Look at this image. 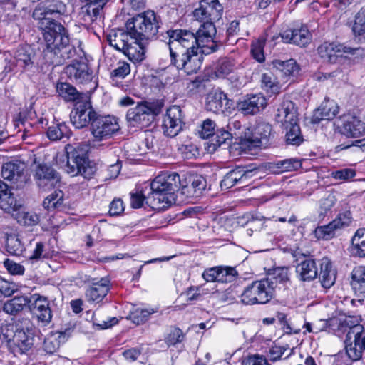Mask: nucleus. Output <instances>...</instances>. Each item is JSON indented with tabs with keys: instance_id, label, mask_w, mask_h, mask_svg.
Returning <instances> with one entry per match:
<instances>
[{
	"instance_id": "f257e3e1",
	"label": "nucleus",
	"mask_w": 365,
	"mask_h": 365,
	"mask_svg": "<svg viewBox=\"0 0 365 365\" xmlns=\"http://www.w3.org/2000/svg\"><path fill=\"white\" fill-rule=\"evenodd\" d=\"M66 11V6L61 1L46 0L36 6L32 14L34 19L40 20L44 30L43 58L48 63L55 66L63 64L76 54L75 46L70 43L68 30L61 23L51 19V16L63 15Z\"/></svg>"
},
{
	"instance_id": "f03ea898",
	"label": "nucleus",
	"mask_w": 365,
	"mask_h": 365,
	"mask_svg": "<svg viewBox=\"0 0 365 365\" xmlns=\"http://www.w3.org/2000/svg\"><path fill=\"white\" fill-rule=\"evenodd\" d=\"M166 34L171 64L188 75L196 73L201 67L199 52L207 55L218 49L216 42L207 43L204 38H198L190 30L170 29L166 31Z\"/></svg>"
},
{
	"instance_id": "7ed1b4c3",
	"label": "nucleus",
	"mask_w": 365,
	"mask_h": 365,
	"mask_svg": "<svg viewBox=\"0 0 365 365\" xmlns=\"http://www.w3.org/2000/svg\"><path fill=\"white\" fill-rule=\"evenodd\" d=\"M181 185L177 173L157 176L150 183L151 192L147 197V204L155 210H164L176 203Z\"/></svg>"
},
{
	"instance_id": "20e7f679",
	"label": "nucleus",
	"mask_w": 365,
	"mask_h": 365,
	"mask_svg": "<svg viewBox=\"0 0 365 365\" xmlns=\"http://www.w3.org/2000/svg\"><path fill=\"white\" fill-rule=\"evenodd\" d=\"M223 6L218 0H201L199 7L193 11L194 17L203 24L195 33L198 38H204L207 43L216 42L214 37L216 34L215 21L220 20L222 16Z\"/></svg>"
},
{
	"instance_id": "39448f33",
	"label": "nucleus",
	"mask_w": 365,
	"mask_h": 365,
	"mask_svg": "<svg viewBox=\"0 0 365 365\" xmlns=\"http://www.w3.org/2000/svg\"><path fill=\"white\" fill-rule=\"evenodd\" d=\"M160 21V16L154 11H147L128 19L125 27L132 39L149 43L156 38Z\"/></svg>"
},
{
	"instance_id": "423d86ee",
	"label": "nucleus",
	"mask_w": 365,
	"mask_h": 365,
	"mask_svg": "<svg viewBox=\"0 0 365 365\" xmlns=\"http://www.w3.org/2000/svg\"><path fill=\"white\" fill-rule=\"evenodd\" d=\"M297 115V108L294 103L289 100L280 104L275 115L276 121L282 123L286 130L287 143L293 145H299L303 141Z\"/></svg>"
},
{
	"instance_id": "0eeeda50",
	"label": "nucleus",
	"mask_w": 365,
	"mask_h": 365,
	"mask_svg": "<svg viewBox=\"0 0 365 365\" xmlns=\"http://www.w3.org/2000/svg\"><path fill=\"white\" fill-rule=\"evenodd\" d=\"M11 328L2 330L4 338L13 347L14 354H23L30 350L34 344L32 323L28 319H23Z\"/></svg>"
},
{
	"instance_id": "6e6552de",
	"label": "nucleus",
	"mask_w": 365,
	"mask_h": 365,
	"mask_svg": "<svg viewBox=\"0 0 365 365\" xmlns=\"http://www.w3.org/2000/svg\"><path fill=\"white\" fill-rule=\"evenodd\" d=\"M67 163L66 171L72 176L81 175L90 179L95 173V168L89 165L87 145L83 143L66 146Z\"/></svg>"
},
{
	"instance_id": "1a4fd4ad",
	"label": "nucleus",
	"mask_w": 365,
	"mask_h": 365,
	"mask_svg": "<svg viewBox=\"0 0 365 365\" xmlns=\"http://www.w3.org/2000/svg\"><path fill=\"white\" fill-rule=\"evenodd\" d=\"M272 135V125L266 122H259L254 129L246 128L240 137V148L250 152L256 148H265Z\"/></svg>"
},
{
	"instance_id": "9d476101",
	"label": "nucleus",
	"mask_w": 365,
	"mask_h": 365,
	"mask_svg": "<svg viewBox=\"0 0 365 365\" xmlns=\"http://www.w3.org/2000/svg\"><path fill=\"white\" fill-rule=\"evenodd\" d=\"M274 286L271 279L255 281L247 286L241 294V302L245 304H266L274 297Z\"/></svg>"
},
{
	"instance_id": "9b49d317",
	"label": "nucleus",
	"mask_w": 365,
	"mask_h": 365,
	"mask_svg": "<svg viewBox=\"0 0 365 365\" xmlns=\"http://www.w3.org/2000/svg\"><path fill=\"white\" fill-rule=\"evenodd\" d=\"M163 106V103L159 101L140 103L135 108L128 110L127 121L132 126H145L148 124L150 116L158 115L161 112Z\"/></svg>"
},
{
	"instance_id": "f8f14e48",
	"label": "nucleus",
	"mask_w": 365,
	"mask_h": 365,
	"mask_svg": "<svg viewBox=\"0 0 365 365\" xmlns=\"http://www.w3.org/2000/svg\"><path fill=\"white\" fill-rule=\"evenodd\" d=\"M119 130L117 118L110 115H96L91 127V133L96 141L108 139Z\"/></svg>"
},
{
	"instance_id": "ddd939ff",
	"label": "nucleus",
	"mask_w": 365,
	"mask_h": 365,
	"mask_svg": "<svg viewBox=\"0 0 365 365\" xmlns=\"http://www.w3.org/2000/svg\"><path fill=\"white\" fill-rule=\"evenodd\" d=\"M363 51L360 48H352L342 44L324 42L317 48V53L319 57L326 62L334 63L339 58L343 56L344 53L352 55H361Z\"/></svg>"
},
{
	"instance_id": "4468645a",
	"label": "nucleus",
	"mask_w": 365,
	"mask_h": 365,
	"mask_svg": "<svg viewBox=\"0 0 365 365\" xmlns=\"http://www.w3.org/2000/svg\"><path fill=\"white\" fill-rule=\"evenodd\" d=\"M34 172V178L37 185L44 190L55 187L60 182L59 173L46 163L36 165Z\"/></svg>"
},
{
	"instance_id": "2eb2a0df",
	"label": "nucleus",
	"mask_w": 365,
	"mask_h": 365,
	"mask_svg": "<svg viewBox=\"0 0 365 365\" xmlns=\"http://www.w3.org/2000/svg\"><path fill=\"white\" fill-rule=\"evenodd\" d=\"M26 165L20 161H9L3 164L1 176L4 180L16 185L17 189L23 187L27 181L25 175Z\"/></svg>"
},
{
	"instance_id": "dca6fc26",
	"label": "nucleus",
	"mask_w": 365,
	"mask_h": 365,
	"mask_svg": "<svg viewBox=\"0 0 365 365\" xmlns=\"http://www.w3.org/2000/svg\"><path fill=\"white\" fill-rule=\"evenodd\" d=\"M255 170L246 169L244 167H236L229 171L220 182L222 190H228L236 185L242 187L246 186L250 182L254 176Z\"/></svg>"
},
{
	"instance_id": "f3484780",
	"label": "nucleus",
	"mask_w": 365,
	"mask_h": 365,
	"mask_svg": "<svg viewBox=\"0 0 365 365\" xmlns=\"http://www.w3.org/2000/svg\"><path fill=\"white\" fill-rule=\"evenodd\" d=\"M97 114L88 102L77 104L70 114L71 121L76 128H83L92 124Z\"/></svg>"
},
{
	"instance_id": "a211bd4d",
	"label": "nucleus",
	"mask_w": 365,
	"mask_h": 365,
	"mask_svg": "<svg viewBox=\"0 0 365 365\" xmlns=\"http://www.w3.org/2000/svg\"><path fill=\"white\" fill-rule=\"evenodd\" d=\"M233 106L234 101L229 99L227 94L220 90H215L207 96V110L213 113L230 114Z\"/></svg>"
},
{
	"instance_id": "6ab92c4d",
	"label": "nucleus",
	"mask_w": 365,
	"mask_h": 365,
	"mask_svg": "<svg viewBox=\"0 0 365 365\" xmlns=\"http://www.w3.org/2000/svg\"><path fill=\"white\" fill-rule=\"evenodd\" d=\"M182 110L178 106H173L167 110L163 119V131L169 137H175L182 130Z\"/></svg>"
},
{
	"instance_id": "aec40b11",
	"label": "nucleus",
	"mask_w": 365,
	"mask_h": 365,
	"mask_svg": "<svg viewBox=\"0 0 365 365\" xmlns=\"http://www.w3.org/2000/svg\"><path fill=\"white\" fill-rule=\"evenodd\" d=\"M281 37L284 43H292L301 48L307 47L312 38L307 26L287 29L282 33Z\"/></svg>"
},
{
	"instance_id": "412c9836",
	"label": "nucleus",
	"mask_w": 365,
	"mask_h": 365,
	"mask_svg": "<svg viewBox=\"0 0 365 365\" xmlns=\"http://www.w3.org/2000/svg\"><path fill=\"white\" fill-rule=\"evenodd\" d=\"M237 275L238 272L234 267L221 266L207 269L202 273L203 279L210 282H231L237 278Z\"/></svg>"
},
{
	"instance_id": "4be33fe9",
	"label": "nucleus",
	"mask_w": 365,
	"mask_h": 365,
	"mask_svg": "<svg viewBox=\"0 0 365 365\" xmlns=\"http://www.w3.org/2000/svg\"><path fill=\"white\" fill-rule=\"evenodd\" d=\"M91 283L86 291V299L89 302L99 303L110 290V280L106 277L88 279Z\"/></svg>"
},
{
	"instance_id": "5701e85b",
	"label": "nucleus",
	"mask_w": 365,
	"mask_h": 365,
	"mask_svg": "<svg viewBox=\"0 0 365 365\" xmlns=\"http://www.w3.org/2000/svg\"><path fill=\"white\" fill-rule=\"evenodd\" d=\"M207 186V181L202 175H191L187 180V183L180 189L179 196L186 198L200 197Z\"/></svg>"
},
{
	"instance_id": "b1692460",
	"label": "nucleus",
	"mask_w": 365,
	"mask_h": 365,
	"mask_svg": "<svg viewBox=\"0 0 365 365\" xmlns=\"http://www.w3.org/2000/svg\"><path fill=\"white\" fill-rule=\"evenodd\" d=\"M67 76L77 83H85L92 79V71L85 61H76L66 67Z\"/></svg>"
},
{
	"instance_id": "393cba45",
	"label": "nucleus",
	"mask_w": 365,
	"mask_h": 365,
	"mask_svg": "<svg viewBox=\"0 0 365 365\" xmlns=\"http://www.w3.org/2000/svg\"><path fill=\"white\" fill-rule=\"evenodd\" d=\"M34 302L29 305L30 310L43 324H48L52 318L49 302L46 297L40 295L32 296Z\"/></svg>"
},
{
	"instance_id": "a878e982",
	"label": "nucleus",
	"mask_w": 365,
	"mask_h": 365,
	"mask_svg": "<svg viewBox=\"0 0 365 365\" xmlns=\"http://www.w3.org/2000/svg\"><path fill=\"white\" fill-rule=\"evenodd\" d=\"M73 331V329L72 327H68L64 330L51 332L44 339V351L49 354L55 353L58 350L61 344L67 341L71 336Z\"/></svg>"
},
{
	"instance_id": "bb28decb",
	"label": "nucleus",
	"mask_w": 365,
	"mask_h": 365,
	"mask_svg": "<svg viewBox=\"0 0 365 365\" xmlns=\"http://www.w3.org/2000/svg\"><path fill=\"white\" fill-rule=\"evenodd\" d=\"M14 58L16 66L21 71L31 70L36 62V53L29 46L19 47Z\"/></svg>"
},
{
	"instance_id": "cd10ccee",
	"label": "nucleus",
	"mask_w": 365,
	"mask_h": 365,
	"mask_svg": "<svg viewBox=\"0 0 365 365\" xmlns=\"http://www.w3.org/2000/svg\"><path fill=\"white\" fill-rule=\"evenodd\" d=\"M340 133L348 138H358L365 133V123L352 115L344 117Z\"/></svg>"
},
{
	"instance_id": "c85d7f7f",
	"label": "nucleus",
	"mask_w": 365,
	"mask_h": 365,
	"mask_svg": "<svg viewBox=\"0 0 365 365\" xmlns=\"http://www.w3.org/2000/svg\"><path fill=\"white\" fill-rule=\"evenodd\" d=\"M297 277L302 282H311L318 276V269L314 259L307 258L296 266Z\"/></svg>"
},
{
	"instance_id": "c756f323",
	"label": "nucleus",
	"mask_w": 365,
	"mask_h": 365,
	"mask_svg": "<svg viewBox=\"0 0 365 365\" xmlns=\"http://www.w3.org/2000/svg\"><path fill=\"white\" fill-rule=\"evenodd\" d=\"M267 105L266 98L262 95H253L247 97L240 103V109L245 115H255L264 108Z\"/></svg>"
},
{
	"instance_id": "7c9ffc66",
	"label": "nucleus",
	"mask_w": 365,
	"mask_h": 365,
	"mask_svg": "<svg viewBox=\"0 0 365 365\" xmlns=\"http://www.w3.org/2000/svg\"><path fill=\"white\" fill-rule=\"evenodd\" d=\"M104 6L88 1L81 9L79 13L81 19L87 24H91L97 21H100L103 15V9Z\"/></svg>"
},
{
	"instance_id": "2f4dec72",
	"label": "nucleus",
	"mask_w": 365,
	"mask_h": 365,
	"mask_svg": "<svg viewBox=\"0 0 365 365\" xmlns=\"http://www.w3.org/2000/svg\"><path fill=\"white\" fill-rule=\"evenodd\" d=\"M16 206L11 209V212L17 222L25 226H34L39 222V217L33 212H26L21 208V203L16 200Z\"/></svg>"
},
{
	"instance_id": "473e14b6",
	"label": "nucleus",
	"mask_w": 365,
	"mask_h": 365,
	"mask_svg": "<svg viewBox=\"0 0 365 365\" xmlns=\"http://www.w3.org/2000/svg\"><path fill=\"white\" fill-rule=\"evenodd\" d=\"M351 284L355 294L363 300L365 298V267H355L351 272Z\"/></svg>"
},
{
	"instance_id": "72a5a7b5",
	"label": "nucleus",
	"mask_w": 365,
	"mask_h": 365,
	"mask_svg": "<svg viewBox=\"0 0 365 365\" xmlns=\"http://www.w3.org/2000/svg\"><path fill=\"white\" fill-rule=\"evenodd\" d=\"M339 108L334 101H327L314 110L312 122L319 123L321 120H330L333 119L338 113Z\"/></svg>"
},
{
	"instance_id": "f704fd0d",
	"label": "nucleus",
	"mask_w": 365,
	"mask_h": 365,
	"mask_svg": "<svg viewBox=\"0 0 365 365\" xmlns=\"http://www.w3.org/2000/svg\"><path fill=\"white\" fill-rule=\"evenodd\" d=\"M148 42L136 41L128 43L123 53L133 63H140L145 59V46Z\"/></svg>"
},
{
	"instance_id": "c9c22d12",
	"label": "nucleus",
	"mask_w": 365,
	"mask_h": 365,
	"mask_svg": "<svg viewBox=\"0 0 365 365\" xmlns=\"http://www.w3.org/2000/svg\"><path fill=\"white\" fill-rule=\"evenodd\" d=\"M321 270L319 274L323 287L330 288L335 283L336 272L333 269L331 262L327 258H323L320 264Z\"/></svg>"
},
{
	"instance_id": "e433bc0d",
	"label": "nucleus",
	"mask_w": 365,
	"mask_h": 365,
	"mask_svg": "<svg viewBox=\"0 0 365 365\" xmlns=\"http://www.w3.org/2000/svg\"><path fill=\"white\" fill-rule=\"evenodd\" d=\"M32 297L16 296L13 299L7 300L3 306V310L11 315H15L22 311L26 306L31 305Z\"/></svg>"
},
{
	"instance_id": "4c0bfd02",
	"label": "nucleus",
	"mask_w": 365,
	"mask_h": 365,
	"mask_svg": "<svg viewBox=\"0 0 365 365\" xmlns=\"http://www.w3.org/2000/svg\"><path fill=\"white\" fill-rule=\"evenodd\" d=\"M130 38H131L128 31H125L123 29L113 31L107 36L109 44L117 51L122 52H123L128 44Z\"/></svg>"
},
{
	"instance_id": "58836bf2",
	"label": "nucleus",
	"mask_w": 365,
	"mask_h": 365,
	"mask_svg": "<svg viewBox=\"0 0 365 365\" xmlns=\"http://www.w3.org/2000/svg\"><path fill=\"white\" fill-rule=\"evenodd\" d=\"M16 199L9 189V186L0 180V207L6 212H9L16 205Z\"/></svg>"
},
{
	"instance_id": "ea45409f",
	"label": "nucleus",
	"mask_w": 365,
	"mask_h": 365,
	"mask_svg": "<svg viewBox=\"0 0 365 365\" xmlns=\"http://www.w3.org/2000/svg\"><path fill=\"white\" fill-rule=\"evenodd\" d=\"M272 65L285 76H295L299 70L296 61L292 58L287 61L274 60Z\"/></svg>"
},
{
	"instance_id": "a19ab883",
	"label": "nucleus",
	"mask_w": 365,
	"mask_h": 365,
	"mask_svg": "<svg viewBox=\"0 0 365 365\" xmlns=\"http://www.w3.org/2000/svg\"><path fill=\"white\" fill-rule=\"evenodd\" d=\"M351 253L359 257H365V228L358 229L352 237Z\"/></svg>"
},
{
	"instance_id": "79ce46f5",
	"label": "nucleus",
	"mask_w": 365,
	"mask_h": 365,
	"mask_svg": "<svg viewBox=\"0 0 365 365\" xmlns=\"http://www.w3.org/2000/svg\"><path fill=\"white\" fill-rule=\"evenodd\" d=\"M237 66L232 58L227 57L220 58L215 68V74L218 78H224L234 71L237 68Z\"/></svg>"
},
{
	"instance_id": "37998d69",
	"label": "nucleus",
	"mask_w": 365,
	"mask_h": 365,
	"mask_svg": "<svg viewBox=\"0 0 365 365\" xmlns=\"http://www.w3.org/2000/svg\"><path fill=\"white\" fill-rule=\"evenodd\" d=\"M46 134L51 140H59L63 138H68L70 130L65 123H60L49 126Z\"/></svg>"
},
{
	"instance_id": "c03bdc74",
	"label": "nucleus",
	"mask_w": 365,
	"mask_h": 365,
	"mask_svg": "<svg viewBox=\"0 0 365 365\" xmlns=\"http://www.w3.org/2000/svg\"><path fill=\"white\" fill-rule=\"evenodd\" d=\"M56 91L66 101H74L80 96V93L76 88L68 83H58Z\"/></svg>"
},
{
	"instance_id": "a18cd8bd",
	"label": "nucleus",
	"mask_w": 365,
	"mask_h": 365,
	"mask_svg": "<svg viewBox=\"0 0 365 365\" xmlns=\"http://www.w3.org/2000/svg\"><path fill=\"white\" fill-rule=\"evenodd\" d=\"M63 192L60 190H56L53 193L46 197L43 206L48 210L61 207L63 203Z\"/></svg>"
},
{
	"instance_id": "49530a36",
	"label": "nucleus",
	"mask_w": 365,
	"mask_h": 365,
	"mask_svg": "<svg viewBox=\"0 0 365 365\" xmlns=\"http://www.w3.org/2000/svg\"><path fill=\"white\" fill-rule=\"evenodd\" d=\"M262 87L272 94L280 91V85L272 73H263L261 78Z\"/></svg>"
},
{
	"instance_id": "de8ad7c7",
	"label": "nucleus",
	"mask_w": 365,
	"mask_h": 365,
	"mask_svg": "<svg viewBox=\"0 0 365 365\" xmlns=\"http://www.w3.org/2000/svg\"><path fill=\"white\" fill-rule=\"evenodd\" d=\"M6 248L9 254L16 256L22 255L24 251V244L21 242L19 237L15 235L8 236L6 242Z\"/></svg>"
},
{
	"instance_id": "09e8293b",
	"label": "nucleus",
	"mask_w": 365,
	"mask_h": 365,
	"mask_svg": "<svg viewBox=\"0 0 365 365\" xmlns=\"http://www.w3.org/2000/svg\"><path fill=\"white\" fill-rule=\"evenodd\" d=\"M332 222L327 225L319 226L314 230L315 236L319 240H329L334 237L337 228Z\"/></svg>"
},
{
	"instance_id": "8fccbe9b",
	"label": "nucleus",
	"mask_w": 365,
	"mask_h": 365,
	"mask_svg": "<svg viewBox=\"0 0 365 365\" xmlns=\"http://www.w3.org/2000/svg\"><path fill=\"white\" fill-rule=\"evenodd\" d=\"M352 30L355 36L365 38V6L356 15Z\"/></svg>"
},
{
	"instance_id": "3c124183",
	"label": "nucleus",
	"mask_w": 365,
	"mask_h": 365,
	"mask_svg": "<svg viewBox=\"0 0 365 365\" xmlns=\"http://www.w3.org/2000/svg\"><path fill=\"white\" fill-rule=\"evenodd\" d=\"M364 334V327L359 324H354L349 327L347 330L345 343H354L359 341Z\"/></svg>"
},
{
	"instance_id": "603ef678",
	"label": "nucleus",
	"mask_w": 365,
	"mask_h": 365,
	"mask_svg": "<svg viewBox=\"0 0 365 365\" xmlns=\"http://www.w3.org/2000/svg\"><path fill=\"white\" fill-rule=\"evenodd\" d=\"M212 144L214 146H220L222 144H225L227 141H230L232 140V134L227 130H225L224 128H217L216 132L212 137Z\"/></svg>"
},
{
	"instance_id": "864d4df0",
	"label": "nucleus",
	"mask_w": 365,
	"mask_h": 365,
	"mask_svg": "<svg viewBox=\"0 0 365 365\" xmlns=\"http://www.w3.org/2000/svg\"><path fill=\"white\" fill-rule=\"evenodd\" d=\"M360 341L346 344V352L352 361L359 360L362 357L363 349L360 346Z\"/></svg>"
},
{
	"instance_id": "5fc2aeb1",
	"label": "nucleus",
	"mask_w": 365,
	"mask_h": 365,
	"mask_svg": "<svg viewBox=\"0 0 365 365\" xmlns=\"http://www.w3.org/2000/svg\"><path fill=\"white\" fill-rule=\"evenodd\" d=\"M301 166V162L293 158L281 160L277 163V167L279 170V172L281 173L297 170Z\"/></svg>"
},
{
	"instance_id": "6e6d98bb",
	"label": "nucleus",
	"mask_w": 365,
	"mask_h": 365,
	"mask_svg": "<svg viewBox=\"0 0 365 365\" xmlns=\"http://www.w3.org/2000/svg\"><path fill=\"white\" fill-rule=\"evenodd\" d=\"M216 128L217 127L212 120L206 119L202 124L201 130L199 132V135L202 138L213 137L216 132Z\"/></svg>"
},
{
	"instance_id": "4d7b16f0",
	"label": "nucleus",
	"mask_w": 365,
	"mask_h": 365,
	"mask_svg": "<svg viewBox=\"0 0 365 365\" xmlns=\"http://www.w3.org/2000/svg\"><path fill=\"white\" fill-rule=\"evenodd\" d=\"M184 339V335L181 329L174 327L170 329L169 334L165 339V343L168 346L175 345L180 343Z\"/></svg>"
},
{
	"instance_id": "13d9d810",
	"label": "nucleus",
	"mask_w": 365,
	"mask_h": 365,
	"mask_svg": "<svg viewBox=\"0 0 365 365\" xmlns=\"http://www.w3.org/2000/svg\"><path fill=\"white\" fill-rule=\"evenodd\" d=\"M272 278L277 282L286 283L289 281V268L287 267H278L273 269Z\"/></svg>"
},
{
	"instance_id": "bf43d9fd",
	"label": "nucleus",
	"mask_w": 365,
	"mask_h": 365,
	"mask_svg": "<svg viewBox=\"0 0 365 365\" xmlns=\"http://www.w3.org/2000/svg\"><path fill=\"white\" fill-rule=\"evenodd\" d=\"M154 312V310L136 309L131 314L130 317L134 323L137 324H143L148 320L149 317Z\"/></svg>"
},
{
	"instance_id": "052dcab7",
	"label": "nucleus",
	"mask_w": 365,
	"mask_h": 365,
	"mask_svg": "<svg viewBox=\"0 0 365 365\" xmlns=\"http://www.w3.org/2000/svg\"><path fill=\"white\" fill-rule=\"evenodd\" d=\"M334 225H336L337 230L342 229L349 225L351 222V215L349 211H345L339 213L338 216L331 221Z\"/></svg>"
},
{
	"instance_id": "680f3d73",
	"label": "nucleus",
	"mask_w": 365,
	"mask_h": 365,
	"mask_svg": "<svg viewBox=\"0 0 365 365\" xmlns=\"http://www.w3.org/2000/svg\"><path fill=\"white\" fill-rule=\"evenodd\" d=\"M130 72L129 63L120 62L118 67L111 72V76L124 78Z\"/></svg>"
},
{
	"instance_id": "e2e57ef3",
	"label": "nucleus",
	"mask_w": 365,
	"mask_h": 365,
	"mask_svg": "<svg viewBox=\"0 0 365 365\" xmlns=\"http://www.w3.org/2000/svg\"><path fill=\"white\" fill-rule=\"evenodd\" d=\"M242 365H269L267 359L259 354H254L245 358L242 363Z\"/></svg>"
},
{
	"instance_id": "0e129e2a",
	"label": "nucleus",
	"mask_w": 365,
	"mask_h": 365,
	"mask_svg": "<svg viewBox=\"0 0 365 365\" xmlns=\"http://www.w3.org/2000/svg\"><path fill=\"white\" fill-rule=\"evenodd\" d=\"M16 285L0 277V292L5 297L11 296L16 291Z\"/></svg>"
},
{
	"instance_id": "69168bd1",
	"label": "nucleus",
	"mask_w": 365,
	"mask_h": 365,
	"mask_svg": "<svg viewBox=\"0 0 365 365\" xmlns=\"http://www.w3.org/2000/svg\"><path fill=\"white\" fill-rule=\"evenodd\" d=\"M351 146L358 147L361 150H365V138L362 139L351 140L346 143L339 144L336 147V151L339 152L344 149L351 148Z\"/></svg>"
},
{
	"instance_id": "338daca9",
	"label": "nucleus",
	"mask_w": 365,
	"mask_h": 365,
	"mask_svg": "<svg viewBox=\"0 0 365 365\" xmlns=\"http://www.w3.org/2000/svg\"><path fill=\"white\" fill-rule=\"evenodd\" d=\"M251 53L253 58L258 62L261 63L264 61L262 42L258 41L255 43H253L252 46Z\"/></svg>"
},
{
	"instance_id": "774afa93",
	"label": "nucleus",
	"mask_w": 365,
	"mask_h": 365,
	"mask_svg": "<svg viewBox=\"0 0 365 365\" xmlns=\"http://www.w3.org/2000/svg\"><path fill=\"white\" fill-rule=\"evenodd\" d=\"M123 202L120 199H115L111 202L109 210L110 215H119L123 212Z\"/></svg>"
}]
</instances>
